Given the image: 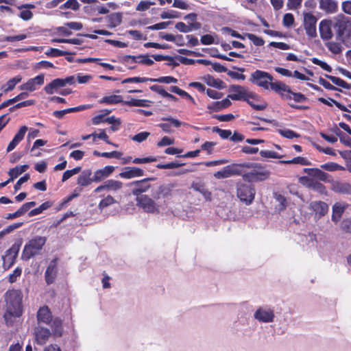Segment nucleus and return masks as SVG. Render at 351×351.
<instances>
[{
  "label": "nucleus",
  "mask_w": 351,
  "mask_h": 351,
  "mask_svg": "<svg viewBox=\"0 0 351 351\" xmlns=\"http://www.w3.org/2000/svg\"><path fill=\"white\" fill-rule=\"evenodd\" d=\"M250 81L263 88L265 90H271L280 95L282 100L294 103H304L307 101L308 98L301 93H296L291 90V87L282 81L276 80L274 82L273 76L269 73L256 70L251 74ZM290 107L295 110H308L309 106L304 105H297L293 103H289Z\"/></svg>",
  "instance_id": "nucleus-1"
},
{
  "label": "nucleus",
  "mask_w": 351,
  "mask_h": 351,
  "mask_svg": "<svg viewBox=\"0 0 351 351\" xmlns=\"http://www.w3.org/2000/svg\"><path fill=\"white\" fill-rule=\"evenodd\" d=\"M5 312L3 315L5 324L10 326L12 317H19L23 313L22 299L21 291L16 289L8 290L5 295Z\"/></svg>",
  "instance_id": "nucleus-2"
},
{
  "label": "nucleus",
  "mask_w": 351,
  "mask_h": 351,
  "mask_svg": "<svg viewBox=\"0 0 351 351\" xmlns=\"http://www.w3.org/2000/svg\"><path fill=\"white\" fill-rule=\"evenodd\" d=\"M47 242V237L36 236L30 239L25 245L21 258L24 261H29L41 253V251Z\"/></svg>",
  "instance_id": "nucleus-3"
},
{
  "label": "nucleus",
  "mask_w": 351,
  "mask_h": 351,
  "mask_svg": "<svg viewBox=\"0 0 351 351\" xmlns=\"http://www.w3.org/2000/svg\"><path fill=\"white\" fill-rule=\"evenodd\" d=\"M256 190L253 185L244 183H237V195L246 205H250L254 199Z\"/></svg>",
  "instance_id": "nucleus-4"
},
{
  "label": "nucleus",
  "mask_w": 351,
  "mask_h": 351,
  "mask_svg": "<svg viewBox=\"0 0 351 351\" xmlns=\"http://www.w3.org/2000/svg\"><path fill=\"white\" fill-rule=\"evenodd\" d=\"M229 91L232 93L228 97L234 101H245L249 102V97L254 96L252 92L241 85H231L229 87Z\"/></svg>",
  "instance_id": "nucleus-5"
},
{
  "label": "nucleus",
  "mask_w": 351,
  "mask_h": 351,
  "mask_svg": "<svg viewBox=\"0 0 351 351\" xmlns=\"http://www.w3.org/2000/svg\"><path fill=\"white\" fill-rule=\"evenodd\" d=\"M258 164L253 162L233 163L224 167L228 178L234 176H242L247 169L257 167Z\"/></svg>",
  "instance_id": "nucleus-6"
},
{
  "label": "nucleus",
  "mask_w": 351,
  "mask_h": 351,
  "mask_svg": "<svg viewBox=\"0 0 351 351\" xmlns=\"http://www.w3.org/2000/svg\"><path fill=\"white\" fill-rule=\"evenodd\" d=\"M317 18L311 12L304 14V28L306 31V35L311 38L317 36Z\"/></svg>",
  "instance_id": "nucleus-7"
},
{
  "label": "nucleus",
  "mask_w": 351,
  "mask_h": 351,
  "mask_svg": "<svg viewBox=\"0 0 351 351\" xmlns=\"http://www.w3.org/2000/svg\"><path fill=\"white\" fill-rule=\"evenodd\" d=\"M270 172L267 170L256 171L254 170L250 172L245 173V171L242 174L243 180L248 182H257L265 180L269 177Z\"/></svg>",
  "instance_id": "nucleus-8"
},
{
  "label": "nucleus",
  "mask_w": 351,
  "mask_h": 351,
  "mask_svg": "<svg viewBox=\"0 0 351 351\" xmlns=\"http://www.w3.org/2000/svg\"><path fill=\"white\" fill-rule=\"evenodd\" d=\"M154 178H147L141 180H136L128 184V186H134L135 187L132 190V195L140 197L143 193L147 191L151 185L148 184V181L154 180Z\"/></svg>",
  "instance_id": "nucleus-9"
},
{
  "label": "nucleus",
  "mask_w": 351,
  "mask_h": 351,
  "mask_svg": "<svg viewBox=\"0 0 351 351\" xmlns=\"http://www.w3.org/2000/svg\"><path fill=\"white\" fill-rule=\"evenodd\" d=\"M136 204L145 212L153 213L158 210L155 202L146 195H141L136 198Z\"/></svg>",
  "instance_id": "nucleus-10"
},
{
  "label": "nucleus",
  "mask_w": 351,
  "mask_h": 351,
  "mask_svg": "<svg viewBox=\"0 0 351 351\" xmlns=\"http://www.w3.org/2000/svg\"><path fill=\"white\" fill-rule=\"evenodd\" d=\"M309 208L315 213V218L321 219L328 213L329 207L326 202L319 200L311 202Z\"/></svg>",
  "instance_id": "nucleus-11"
},
{
  "label": "nucleus",
  "mask_w": 351,
  "mask_h": 351,
  "mask_svg": "<svg viewBox=\"0 0 351 351\" xmlns=\"http://www.w3.org/2000/svg\"><path fill=\"white\" fill-rule=\"evenodd\" d=\"M45 75L40 74L34 78L27 80V82L19 86L20 90L26 91H34L37 88V86H41L44 84Z\"/></svg>",
  "instance_id": "nucleus-12"
},
{
  "label": "nucleus",
  "mask_w": 351,
  "mask_h": 351,
  "mask_svg": "<svg viewBox=\"0 0 351 351\" xmlns=\"http://www.w3.org/2000/svg\"><path fill=\"white\" fill-rule=\"evenodd\" d=\"M52 313L48 306L44 305L39 308L36 313L38 324L49 325L52 321Z\"/></svg>",
  "instance_id": "nucleus-13"
},
{
  "label": "nucleus",
  "mask_w": 351,
  "mask_h": 351,
  "mask_svg": "<svg viewBox=\"0 0 351 351\" xmlns=\"http://www.w3.org/2000/svg\"><path fill=\"white\" fill-rule=\"evenodd\" d=\"M34 334L36 342L39 345H44L49 340L51 332L49 328L38 326L34 328Z\"/></svg>",
  "instance_id": "nucleus-14"
},
{
  "label": "nucleus",
  "mask_w": 351,
  "mask_h": 351,
  "mask_svg": "<svg viewBox=\"0 0 351 351\" xmlns=\"http://www.w3.org/2000/svg\"><path fill=\"white\" fill-rule=\"evenodd\" d=\"M122 187L123 183L121 181L110 179L105 181L102 184L97 186L94 190V193H98L104 190L116 191L120 190Z\"/></svg>",
  "instance_id": "nucleus-15"
},
{
  "label": "nucleus",
  "mask_w": 351,
  "mask_h": 351,
  "mask_svg": "<svg viewBox=\"0 0 351 351\" xmlns=\"http://www.w3.org/2000/svg\"><path fill=\"white\" fill-rule=\"evenodd\" d=\"M274 312L270 308H259L254 313L255 319L261 322H271L274 321Z\"/></svg>",
  "instance_id": "nucleus-16"
},
{
  "label": "nucleus",
  "mask_w": 351,
  "mask_h": 351,
  "mask_svg": "<svg viewBox=\"0 0 351 351\" xmlns=\"http://www.w3.org/2000/svg\"><path fill=\"white\" fill-rule=\"evenodd\" d=\"M145 175L144 171L137 167H125L119 173V177L125 179H131L136 177H141Z\"/></svg>",
  "instance_id": "nucleus-17"
},
{
  "label": "nucleus",
  "mask_w": 351,
  "mask_h": 351,
  "mask_svg": "<svg viewBox=\"0 0 351 351\" xmlns=\"http://www.w3.org/2000/svg\"><path fill=\"white\" fill-rule=\"evenodd\" d=\"M332 22L330 20H322L319 23V30L320 37L322 40H327L332 37V32L331 30Z\"/></svg>",
  "instance_id": "nucleus-18"
},
{
  "label": "nucleus",
  "mask_w": 351,
  "mask_h": 351,
  "mask_svg": "<svg viewBox=\"0 0 351 351\" xmlns=\"http://www.w3.org/2000/svg\"><path fill=\"white\" fill-rule=\"evenodd\" d=\"M28 128L25 125L21 126L17 133L14 135L13 139L10 142L7 147V152H10L19 145V143L24 138Z\"/></svg>",
  "instance_id": "nucleus-19"
},
{
  "label": "nucleus",
  "mask_w": 351,
  "mask_h": 351,
  "mask_svg": "<svg viewBox=\"0 0 351 351\" xmlns=\"http://www.w3.org/2000/svg\"><path fill=\"white\" fill-rule=\"evenodd\" d=\"M347 207V204H343L341 202H336L335 204H334L332 208V213L331 216V220L335 223H337L340 221Z\"/></svg>",
  "instance_id": "nucleus-20"
},
{
  "label": "nucleus",
  "mask_w": 351,
  "mask_h": 351,
  "mask_svg": "<svg viewBox=\"0 0 351 351\" xmlns=\"http://www.w3.org/2000/svg\"><path fill=\"white\" fill-rule=\"evenodd\" d=\"M114 171V167L113 166H106L103 169H98L95 171L93 175V180L94 182H100L102 180H105L110 175H111Z\"/></svg>",
  "instance_id": "nucleus-21"
},
{
  "label": "nucleus",
  "mask_w": 351,
  "mask_h": 351,
  "mask_svg": "<svg viewBox=\"0 0 351 351\" xmlns=\"http://www.w3.org/2000/svg\"><path fill=\"white\" fill-rule=\"evenodd\" d=\"M331 183V189L334 192L343 194H351V185L349 183L333 180Z\"/></svg>",
  "instance_id": "nucleus-22"
},
{
  "label": "nucleus",
  "mask_w": 351,
  "mask_h": 351,
  "mask_svg": "<svg viewBox=\"0 0 351 351\" xmlns=\"http://www.w3.org/2000/svg\"><path fill=\"white\" fill-rule=\"evenodd\" d=\"M92 171L90 169L84 170L77 177V184L80 186H87L94 182L93 176L92 177Z\"/></svg>",
  "instance_id": "nucleus-23"
},
{
  "label": "nucleus",
  "mask_w": 351,
  "mask_h": 351,
  "mask_svg": "<svg viewBox=\"0 0 351 351\" xmlns=\"http://www.w3.org/2000/svg\"><path fill=\"white\" fill-rule=\"evenodd\" d=\"M57 276V267L56 263L52 261L47 267L45 273V278L47 285L52 284Z\"/></svg>",
  "instance_id": "nucleus-24"
},
{
  "label": "nucleus",
  "mask_w": 351,
  "mask_h": 351,
  "mask_svg": "<svg viewBox=\"0 0 351 351\" xmlns=\"http://www.w3.org/2000/svg\"><path fill=\"white\" fill-rule=\"evenodd\" d=\"M319 8L326 13L332 14L337 11V3L335 0H320Z\"/></svg>",
  "instance_id": "nucleus-25"
},
{
  "label": "nucleus",
  "mask_w": 351,
  "mask_h": 351,
  "mask_svg": "<svg viewBox=\"0 0 351 351\" xmlns=\"http://www.w3.org/2000/svg\"><path fill=\"white\" fill-rule=\"evenodd\" d=\"M163 121H167V123H162L159 125L160 128L165 132H171V126L173 125L176 128L181 126L182 123L178 119H176L173 117L162 118Z\"/></svg>",
  "instance_id": "nucleus-26"
},
{
  "label": "nucleus",
  "mask_w": 351,
  "mask_h": 351,
  "mask_svg": "<svg viewBox=\"0 0 351 351\" xmlns=\"http://www.w3.org/2000/svg\"><path fill=\"white\" fill-rule=\"evenodd\" d=\"M204 82L207 85L218 88L219 90L226 88V83L219 78H215L210 75H206L204 77Z\"/></svg>",
  "instance_id": "nucleus-27"
},
{
  "label": "nucleus",
  "mask_w": 351,
  "mask_h": 351,
  "mask_svg": "<svg viewBox=\"0 0 351 351\" xmlns=\"http://www.w3.org/2000/svg\"><path fill=\"white\" fill-rule=\"evenodd\" d=\"M175 27L180 32L188 33L193 29H199L201 27V24L199 22H195L186 25L183 22H178L176 24Z\"/></svg>",
  "instance_id": "nucleus-28"
},
{
  "label": "nucleus",
  "mask_w": 351,
  "mask_h": 351,
  "mask_svg": "<svg viewBox=\"0 0 351 351\" xmlns=\"http://www.w3.org/2000/svg\"><path fill=\"white\" fill-rule=\"evenodd\" d=\"M232 102L228 98H226L221 101H215L211 104H209L207 108L214 112H218L230 106Z\"/></svg>",
  "instance_id": "nucleus-29"
},
{
  "label": "nucleus",
  "mask_w": 351,
  "mask_h": 351,
  "mask_svg": "<svg viewBox=\"0 0 351 351\" xmlns=\"http://www.w3.org/2000/svg\"><path fill=\"white\" fill-rule=\"evenodd\" d=\"M150 89L161 95L162 97L167 98L173 101H177L178 100V98L174 96L173 95H171L167 92L163 86L160 85H152L150 86Z\"/></svg>",
  "instance_id": "nucleus-30"
},
{
  "label": "nucleus",
  "mask_w": 351,
  "mask_h": 351,
  "mask_svg": "<svg viewBox=\"0 0 351 351\" xmlns=\"http://www.w3.org/2000/svg\"><path fill=\"white\" fill-rule=\"evenodd\" d=\"M49 325L54 335L58 337L62 336L63 332V326L62 320L60 317H53L52 321Z\"/></svg>",
  "instance_id": "nucleus-31"
},
{
  "label": "nucleus",
  "mask_w": 351,
  "mask_h": 351,
  "mask_svg": "<svg viewBox=\"0 0 351 351\" xmlns=\"http://www.w3.org/2000/svg\"><path fill=\"white\" fill-rule=\"evenodd\" d=\"M62 84L63 83L60 81V78L54 79L45 86L44 90L47 94L51 95L56 92L58 88L62 87Z\"/></svg>",
  "instance_id": "nucleus-32"
},
{
  "label": "nucleus",
  "mask_w": 351,
  "mask_h": 351,
  "mask_svg": "<svg viewBox=\"0 0 351 351\" xmlns=\"http://www.w3.org/2000/svg\"><path fill=\"white\" fill-rule=\"evenodd\" d=\"M252 95L255 96L250 97L248 99L249 102L247 103L256 110H265L267 107V104L264 102L261 104H256V102H258L260 100V96L254 92H252Z\"/></svg>",
  "instance_id": "nucleus-33"
},
{
  "label": "nucleus",
  "mask_w": 351,
  "mask_h": 351,
  "mask_svg": "<svg viewBox=\"0 0 351 351\" xmlns=\"http://www.w3.org/2000/svg\"><path fill=\"white\" fill-rule=\"evenodd\" d=\"M100 104H117L119 103H124L121 95H112L109 96H104L99 101Z\"/></svg>",
  "instance_id": "nucleus-34"
},
{
  "label": "nucleus",
  "mask_w": 351,
  "mask_h": 351,
  "mask_svg": "<svg viewBox=\"0 0 351 351\" xmlns=\"http://www.w3.org/2000/svg\"><path fill=\"white\" fill-rule=\"evenodd\" d=\"M318 101H320L321 103H322L325 105L329 106H332V105L333 104L339 109H340L342 111L347 112H350V110H348L346 106H345L344 105L341 104L340 102H339L332 98H328V100H327L326 99H325L324 97H319V98H318Z\"/></svg>",
  "instance_id": "nucleus-35"
},
{
  "label": "nucleus",
  "mask_w": 351,
  "mask_h": 351,
  "mask_svg": "<svg viewBox=\"0 0 351 351\" xmlns=\"http://www.w3.org/2000/svg\"><path fill=\"white\" fill-rule=\"evenodd\" d=\"M29 169L28 165H23L20 167H16L9 170L8 174L10 177L11 180L16 178L19 175L26 171Z\"/></svg>",
  "instance_id": "nucleus-36"
},
{
  "label": "nucleus",
  "mask_w": 351,
  "mask_h": 351,
  "mask_svg": "<svg viewBox=\"0 0 351 351\" xmlns=\"http://www.w3.org/2000/svg\"><path fill=\"white\" fill-rule=\"evenodd\" d=\"M22 80V77L21 75H16L14 77L9 80L6 84L2 86V89L5 93L12 90L16 85L19 83Z\"/></svg>",
  "instance_id": "nucleus-37"
},
{
  "label": "nucleus",
  "mask_w": 351,
  "mask_h": 351,
  "mask_svg": "<svg viewBox=\"0 0 351 351\" xmlns=\"http://www.w3.org/2000/svg\"><path fill=\"white\" fill-rule=\"evenodd\" d=\"M279 163L281 164H300L301 165H311V162L306 158L298 156L289 160H280Z\"/></svg>",
  "instance_id": "nucleus-38"
},
{
  "label": "nucleus",
  "mask_w": 351,
  "mask_h": 351,
  "mask_svg": "<svg viewBox=\"0 0 351 351\" xmlns=\"http://www.w3.org/2000/svg\"><path fill=\"white\" fill-rule=\"evenodd\" d=\"M108 21L111 27H115L122 22V14L120 12L112 13L108 16Z\"/></svg>",
  "instance_id": "nucleus-39"
},
{
  "label": "nucleus",
  "mask_w": 351,
  "mask_h": 351,
  "mask_svg": "<svg viewBox=\"0 0 351 351\" xmlns=\"http://www.w3.org/2000/svg\"><path fill=\"white\" fill-rule=\"evenodd\" d=\"M348 28V22L343 20H339L335 25V29L337 32V36L341 38Z\"/></svg>",
  "instance_id": "nucleus-40"
},
{
  "label": "nucleus",
  "mask_w": 351,
  "mask_h": 351,
  "mask_svg": "<svg viewBox=\"0 0 351 351\" xmlns=\"http://www.w3.org/2000/svg\"><path fill=\"white\" fill-rule=\"evenodd\" d=\"M325 77L329 79L334 84L342 87L345 89H350L351 85L343 80L342 79L330 75H325Z\"/></svg>",
  "instance_id": "nucleus-41"
},
{
  "label": "nucleus",
  "mask_w": 351,
  "mask_h": 351,
  "mask_svg": "<svg viewBox=\"0 0 351 351\" xmlns=\"http://www.w3.org/2000/svg\"><path fill=\"white\" fill-rule=\"evenodd\" d=\"M47 56L49 57H58L66 55H75V53H71L66 51H62L56 48H49L45 53Z\"/></svg>",
  "instance_id": "nucleus-42"
},
{
  "label": "nucleus",
  "mask_w": 351,
  "mask_h": 351,
  "mask_svg": "<svg viewBox=\"0 0 351 351\" xmlns=\"http://www.w3.org/2000/svg\"><path fill=\"white\" fill-rule=\"evenodd\" d=\"M52 206V203L50 202H45L41 205H40L38 208H36L29 213V216L32 217L42 213L44 210L48 209Z\"/></svg>",
  "instance_id": "nucleus-43"
},
{
  "label": "nucleus",
  "mask_w": 351,
  "mask_h": 351,
  "mask_svg": "<svg viewBox=\"0 0 351 351\" xmlns=\"http://www.w3.org/2000/svg\"><path fill=\"white\" fill-rule=\"evenodd\" d=\"M116 202H117L116 199L112 196L108 195L99 202V203L98 204V208H99V209L102 210L104 208H105L110 205H112V204H115Z\"/></svg>",
  "instance_id": "nucleus-44"
},
{
  "label": "nucleus",
  "mask_w": 351,
  "mask_h": 351,
  "mask_svg": "<svg viewBox=\"0 0 351 351\" xmlns=\"http://www.w3.org/2000/svg\"><path fill=\"white\" fill-rule=\"evenodd\" d=\"M310 189L317 191L321 195H326L327 190L326 186L317 180H314Z\"/></svg>",
  "instance_id": "nucleus-45"
},
{
  "label": "nucleus",
  "mask_w": 351,
  "mask_h": 351,
  "mask_svg": "<svg viewBox=\"0 0 351 351\" xmlns=\"http://www.w3.org/2000/svg\"><path fill=\"white\" fill-rule=\"evenodd\" d=\"M148 101L146 99H132L130 101H125L124 104L129 106L146 107L148 106Z\"/></svg>",
  "instance_id": "nucleus-46"
},
{
  "label": "nucleus",
  "mask_w": 351,
  "mask_h": 351,
  "mask_svg": "<svg viewBox=\"0 0 351 351\" xmlns=\"http://www.w3.org/2000/svg\"><path fill=\"white\" fill-rule=\"evenodd\" d=\"M321 168L328 171H335L339 170H343L344 167L337 163L329 162L321 165Z\"/></svg>",
  "instance_id": "nucleus-47"
},
{
  "label": "nucleus",
  "mask_w": 351,
  "mask_h": 351,
  "mask_svg": "<svg viewBox=\"0 0 351 351\" xmlns=\"http://www.w3.org/2000/svg\"><path fill=\"white\" fill-rule=\"evenodd\" d=\"M149 82H154L158 83L171 84L177 83L178 79L173 76H162L158 78H150Z\"/></svg>",
  "instance_id": "nucleus-48"
},
{
  "label": "nucleus",
  "mask_w": 351,
  "mask_h": 351,
  "mask_svg": "<svg viewBox=\"0 0 351 351\" xmlns=\"http://www.w3.org/2000/svg\"><path fill=\"white\" fill-rule=\"evenodd\" d=\"M53 42L59 43H69L72 45H81L83 43V40L80 38H54L52 40Z\"/></svg>",
  "instance_id": "nucleus-49"
},
{
  "label": "nucleus",
  "mask_w": 351,
  "mask_h": 351,
  "mask_svg": "<svg viewBox=\"0 0 351 351\" xmlns=\"http://www.w3.org/2000/svg\"><path fill=\"white\" fill-rule=\"evenodd\" d=\"M245 36L250 40L256 46H263L265 44V40L255 34L251 33H246Z\"/></svg>",
  "instance_id": "nucleus-50"
},
{
  "label": "nucleus",
  "mask_w": 351,
  "mask_h": 351,
  "mask_svg": "<svg viewBox=\"0 0 351 351\" xmlns=\"http://www.w3.org/2000/svg\"><path fill=\"white\" fill-rule=\"evenodd\" d=\"M184 164L178 161L171 162L166 164H158L156 167L160 169H171L180 167Z\"/></svg>",
  "instance_id": "nucleus-51"
},
{
  "label": "nucleus",
  "mask_w": 351,
  "mask_h": 351,
  "mask_svg": "<svg viewBox=\"0 0 351 351\" xmlns=\"http://www.w3.org/2000/svg\"><path fill=\"white\" fill-rule=\"evenodd\" d=\"M213 132H216L223 139H227L231 137L232 132L229 130L220 129L218 127H213Z\"/></svg>",
  "instance_id": "nucleus-52"
},
{
  "label": "nucleus",
  "mask_w": 351,
  "mask_h": 351,
  "mask_svg": "<svg viewBox=\"0 0 351 351\" xmlns=\"http://www.w3.org/2000/svg\"><path fill=\"white\" fill-rule=\"evenodd\" d=\"M81 171V167H76L71 170H66L64 172L62 178V182H65L73 176L78 173Z\"/></svg>",
  "instance_id": "nucleus-53"
},
{
  "label": "nucleus",
  "mask_w": 351,
  "mask_h": 351,
  "mask_svg": "<svg viewBox=\"0 0 351 351\" xmlns=\"http://www.w3.org/2000/svg\"><path fill=\"white\" fill-rule=\"evenodd\" d=\"M336 134L339 137L341 143L351 147V138L345 135L339 128H337Z\"/></svg>",
  "instance_id": "nucleus-54"
},
{
  "label": "nucleus",
  "mask_w": 351,
  "mask_h": 351,
  "mask_svg": "<svg viewBox=\"0 0 351 351\" xmlns=\"http://www.w3.org/2000/svg\"><path fill=\"white\" fill-rule=\"evenodd\" d=\"M317 180L324 182L326 183H331L332 182V176L320 169L319 171L317 178H315Z\"/></svg>",
  "instance_id": "nucleus-55"
},
{
  "label": "nucleus",
  "mask_w": 351,
  "mask_h": 351,
  "mask_svg": "<svg viewBox=\"0 0 351 351\" xmlns=\"http://www.w3.org/2000/svg\"><path fill=\"white\" fill-rule=\"evenodd\" d=\"M278 132L285 138L292 139L293 138H297L299 135L295 133L294 131L291 130L289 129L287 130H278Z\"/></svg>",
  "instance_id": "nucleus-56"
},
{
  "label": "nucleus",
  "mask_w": 351,
  "mask_h": 351,
  "mask_svg": "<svg viewBox=\"0 0 351 351\" xmlns=\"http://www.w3.org/2000/svg\"><path fill=\"white\" fill-rule=\"evenodd\" d=\"M326 46L328 50L335 54H339L341 52V46L338 43L330 42Z\"/></svg>",
  "instance_id": "nucleus-57"
},
{
  "label": "nucleus",
  "mask_w": 351,
  "mask_h": 351,
  "mask_svg": "<svg viewBox=\"0 0 351 351\" xmlns=\"http://www.w3.org/2000/svg\"><path fill=\"white\" fill-rule=\"evenodd\" d=\"M79 8L80 5L77 0H68L60 6V8H69L73 10H77Z\"/></svg>",
  "instance_id": "nucleus-58"
},
{
  "label": "nucleus",
  "mask_w": 351,
  "mask_h": 351,
  "mask_svg": "<svg viewBox=\"0 0 351 351\" xmlns=\"http://www.w3.org/2000/svg\"><path fill=\"white\" fill-rule=\"evenodd\" d=\"M3 267L5 269H8L10 267H11L16 261V258H13L12 256L8 255L6 254L5 256H3Z\"/></svg>",
  "instance_id": "nucleus-59"
},
{
  "label": "nucleus",
  "mask_w": 351,
  "mask_h": 351,
  "mask_svg": "<svg viewBox=\"0 0 351 351\" xmlns=\"http://www.w3.org/2000/svg\"><path fill=\"white\" fill-rule=\"evenodd\" d=\"M311 62L313 64L319 66L322 69H323L324 70H325L328 72L332 71V68L330 65H328L326 62L319 60L317 58H313L311 59Z\"/></svg>",
  "instance_id": "nucleus-60"
},
{
  "label": "nucleus",
  "mask_w": 351,
  "mask_h": 351,
  "mask_svg": "<svg viewBox=\"0 0 351 351\" xmlns=\"http://www.w3.org/2000/svg\"><path fill=\"white\" fill-rule=\"evenodd\" d=\"M22 269L21 267H16L12 274L8 276V281L10 283H14L17 280V278L21 276Z\"/></svg>",
  "instance_id": "nucleus-61"
},
{
  "label": "nucleus",
  "mask_w": 351,
  "mask_h": 351,
  "mask_svg": "<svg viewBox=\"0 0 351 351\" xmlns=\"http://www.w3.org/2000/svg\"><path fill=\"white\" fill-rule=\"evenodd\" d=\"M21 244L19 243H14L10 249L6 251V254L12 256L13 258H16L18 256L19 252L20 250Z\"/></svg>",
  "instance_id": "nucleus-62"
},
{
  "label": "nucleus",
  "mask_w": 351,
  "mask_h": 351,
  "mask_svg": "<svg viewBox=\"0 0 351 351\" xmlns=\"http://www.w3.org/2000/svg\"><path fill=\"white\" fill-rule=\"evenodd\" d=\"M294 16L291 13H287L284 15L282 23L285 27H291L294 23Z\"/></svg>",
  "instance_id": "nucleus-63"
},
{
  "label": "nucleus",
  "mask_w": 351,
  "mask_h": 351,
  "mask_svg": "<svg viewBox=\"0 0 351 351\" xmlns=\"http://www.w3.org/2000/svg\"><path fill=\"white\" fill-rule=\"evenodd\" d=\"M341 230L347 233L351 232V219H343L341 223Z\"/></svg>",
  "instance_id": "nucleus-64"
}]
</instances>
